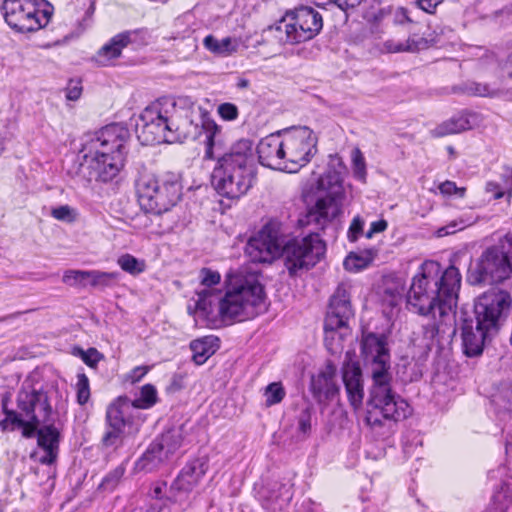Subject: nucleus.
I'll use <instances>...</instances> for the list:
<instances>
[{
    "label": "nucleus",
    "instance_id": "obj_1",
    "mask_svg": "<svg viewBox=\"0 0 512 512\" xmlns=\"http://www.w3.org/2000/svg\"><path fill=\"white\" fill-rule=\"evenodd\" d=\"M462 276L458 268L450 265L442 270L436 261H425L413 276L406 294L407 309L421 316H432L433 320L421 328L422 346L427 355L435 349L437 355L456 329L454 309L457 306Z\"/></svg>",
    "mask_w": 512,
    "mask_h": 512
},
{
    "label": "nucleus",
    "instance_id": "obj_2",
    "mask_svg": "<svg viewBox=\"0 0 512 512\" xmlns=\"http://www.w3.org/2000/svg\"><path fill=\"white\" fill-rule=\"evenodd\" d=\"M361 356L372 386L366 402V424L381 436L393 433L396 423L408 418L411 407L391 386L390 352L383 334L368 333L362 337Z\"/></svg>",
    "mask_w": 512,
    "mask_h": 512
},
{
    "label": "nucleus",
    "instance_id": "obj_3",
    "mask_svg": "<svg viewBox=\"0 0 512 512\" xmlns=\"http://www.w3.org/2000/svg\"><path fill=\"white\" fill-rule=\"evenodd\" d=\"M189 110L177 108V102L161 98L147 106L136 123L138 139L144 145H155L163 142L197 140L205 135V151L213 143L223 139L222 127L207 114L203 113L199 122H194Z\"/></svg>",
    "mask_w": 512,
    "mask_h": 512
},
{
    "label": "nucleus",
    "instance_id": "obj_4",
    "mask_svg": "<svg viewBox=\"0 0 512 512\" xmlns=\"http://www.w3.org/2000/svg\"><path fill=\"white\" fill-rule=\"evenodd\" d=\"M204 152L205 160H215L211 184L216 192L227 199L238 200L251 189L257 167L252 140L242 138L225 149L224 140L213 143Z\"/></svg>",
    "mask_w": 512,
    "mask_h": 512
},
{
    "label": "nucleus",
    "instance_id": "obj_5",
    "mask_svg": "<svg viewBox=\"0 0 512 512\" xmlns=\"http://www.w3.org/2000/svg\"><path fill=\"white\" fill-rule=\"evenodd\" d=\"M511 307V294L493 287L477 298L473 310L461 309L459 328L462 350L467 357L482 355L486 343L498 332Z\"/></svg>",
    "mask_w": 512,
    "mask_h": 512
},
{
    "label": "nucleus",
    "instance_id": "obj_6",
    "mask_svg": "<svg viewBox=\"0 0 512 512\" xmlns=\"http://www.w3.org/2000/svg\"><path fill=\"white\" fill-rule=\"evenodd\" d=\"M129 130L121 124H111L98 131L83 145L84 163L80 171L89 170L88 180L109 182L115 178L125 163Z\"/></svg>",
    "mask_w": 512,
    "mask_h": 512
},
{
    "label": "nucleus",
    "instance_id": "obj_7",
    "mask_svg": "<svg viewBox=\"0 0 512 512\" xmlns=\"http://www.w3.org/2000/svg\"><path fill=\"white\" fill-rule=\"evenodd\" d=\"M8 401V396L3 397L1 401L5 418L0 421V426L4 431L11 425V430L22 429L24 437L32 438L41 423L51 420L52 406L47 392L42 387L37 388L25 381L17 393V410L9 409Z\"/></svg>",
    "mask_w": 512,
    "mask_h": 512
},
{
    "label": "nucleus",
    "instance_id": "obj_8",
    "mask_svg": "<svg viewBox=\"0 0 512 512\" xmlns=\"http://www.w3.org/2000/svg\"><path fill=\"white\" fill-rule=\"evenodd\" d=\"M225 291L215 299L219 316L223 321H245L265 311V291L255 279L227 275Z\"/></svg>",
    "mask_w": 512,
    "mask_h": 512
},
{
    "label": "nucleus",
    "instance_id": "obj_9",
    "mask_svg": "<svg viewBox=\"0 0 512 512\" xmlns=\"http://www.w3.org/2000/svg\"><path fill=\"white\" fill-rule=\"evenodd\" d=\"M157 403V390L152 384L141 388L140 396L130 401L127 396H119L106 409V432L102 436L101 445L105 448L118 446L126 433V428L134 425L133 409H149Z\"/></svg>",
    "mask_w": 512,
    "mask_h": 512
},
{
    "label": "nucleus",
    "instance_id": "obj_10",
    "mask_svg": "<svg viewBox=\"0 0 512 512\" xmlns=\"http://www.w3.org/2000/svg\"><path fill=\"white\" fill-rule=\"evenodd\" d=\"M138 203L146 213L161 215L174 207L182 196V185L175 174L157 177L142 173L135 182Z\"/></svg>",
    "mask_w": 512,
    "mask_h": 512
},
{
    "label": "nucleus",
    "instance_id": "obj_11",
    "mask_svg": "<svg viewBox=\"0 0 512 512\" xmlns=\"http://www.w3.org/2000/svg\"><path fill=\"white\" fill-rule=\"evenodd\" d=\"M323 27L321 14L312 7L300 6L289 10L274 25L269 27L283 44H298L316 37Z\"/></svg>",
    "mask_w": 512,
    "mask_h": 512
},
{
    "label": "nucleus",
    "instance_id": "obj_12",
    "mask_svg": "<svg viewBox=\"0 0 512 512\" xmlns=\"http://www.w3.org/2000/svg\"><path fill=\"white\" fill-rule=\"evenodd\" d=\"M512 268L496 243L483 250L481 255L471 262L466 280L472 286L492 285L508 279Z\"/></svg>",
    "mask_w": 512,
    "mask_h": 512
},
{
    "label": "nucleus",
    "instance_id": "obj_13",
    "mask_svg": "<svg viewBox=\"0 0 512 512\" xmlns=\"http://www.w3.org/2000/svg\"><path fill=\"white\" fill-rule=\"evenodd\" d=\"M326 244L318 233L295 237L283 244L282 257L291 276L314 267L325 255Z\"/></svg>",
    "mask_w": 512,
    "mask_h": 512
},
{
    "label": "nucleus",
    "instance_id": "obj_14",
    "mask_svg": "<svg viewBox=\"0 0 512 512\" xmlns=\"http://www.w3.org/2000/svg\"><path fill=\"white\" fill-rule=\"evenodd\" d=\"M43 0H4L1 6L5 22L15 31L26 33L45 27L51 13L39 9Z\"/></svg>",
    "mask_w": 512,
    "mask_h": 512
},
{
    "label": "nucleus",
    "instance_id": "obj_15",
    "mask_svg": "<svg viewBox=\"0 0 512 512\" xmlns=\"http://www.w3.org/2000/svg\"><path fill=\"white\" fill-rule=\"evenodd\" d=\"M283 138L285 152L283 171L296 173L316 154L317 138L306 126L287 131Z\"/></svg>",
    "mask_w": 512,
    "mask_h": 512
},
{
    "label": "nucleus",
    "instance_id": "obj_16",
    "mask_svg": "<svg viewBox=\"0 0 512 512\" xmlns=\"http://www.w3.org/2000/svg\"><path fill=\"white\" fill-rule=\"evenodd\" d=\"M349 289L350 287L347 284L340 283L329 300L324 321V341L331 353L339 351V347H334L332 344L335 332L340 328L347 327L349 320L354 316Z\"/></svg>",
    "mask_w": 512,
    "mask_h": 512
},
{
    "label": "nucleus",
    "instance_id": "obj_17",
    "mask_svg": "<svg viewBox=\"0 0 512 512\" xmlns=\"http://www.w3.org/2000/svg\"><path fill=\"white\" fill-rule=\"evenodd\" d=\"M283 244L279 223L270 221L249 239L245 251L252 262L272 263L282 256Z\"/></svg>",
    "mask_w": 512,
    "mask_h": 512
},
{
    "label": "nucleus",
    "instance_id": "obj_18",
    "mask_svg": "<svg viewBox=\"0 0 512 512\" xmlns=\"http://www.w3.org/2000/svg\"><path fill=\"white\" fill-rule=\"evenodd\" d=\"M208 469L206 458L189 461L180 471L170 486V500L184 501L192 489L198 484Z\"/></svg>",
    "mask_w": 512,
    "mask_h": 512
},
{
    "label": "nucleus",
    "instance_id": "obj_19",
    "mask_svg": "<svg viewBox=\"0 0 512 512\" xmlns=\"http://www.w3.org/2000/svg\"><path fill=\"white\" fill-rule=\"evenodd\" d=\"M198 278L203 288L196 292L195 309L210 315L213 312L215 299L222 293L221 289L216 288L221 283V275L216 270L203 267L199 270Z\"/></svg>",
    "mask_w": 512,
    "mask_h": 512
},
{
    "label": "nucleus",
    "instance_id": "obj_20",
    "mask_svg": "<svg viewBox=\"0 0 512 512\" xmlns=\"http://www.w3.org/2000/svg\"><path fill=\"white\" fill-rule=\"evenodd\" d=\"M257 152L259 163L265 167L283 171L284 138L280 134H270L260 140L254 152Z\"/></svg>",
    "mask_w": 512,
    "mask_h": 512
},
{
    "label": "nucleus",
    "instance_id": "obj_21",
    "mask_svg": "<svg viewBox=\"0 0 512 512\" xmlns=\"http://www.w3.org/2000/svg\"><path fill=\"white\" fill-rule=\"evenodd\" d=\"M336 372L335 364L328 360L324 369L312 377L310 389L317 402L332 400L339 393V386L335 381Z\"/></svg>",
    "mask_w": 512,
    "mask_h": 512
},
{
    "label": "nucleus",
    "instance_id": "obj_22",
    "mask_svg": "<svg viewBox=\"0 0 512 512\" xmlns=\"http://www.w3.org/2000/svg\"><path fill=\"white\" fill-rule=\"evenodd\" d=\"M340 212L337 200L333 197L319 198L314 207L299 219L301 226L313 225L315 229H324Z\"/></svg>",
    "mask_w": 512,
    "mask_h": 512
},
{
    "label": "nucleus",
    "instance_id": "obj_23",
    "mask_svg": "<svg viewBox=\"0 0 512 512\" xmlns=\"http://www.w3.org/2000/svg\"><path fill=\"white\" fill-rule=\"evenodd\" d=\"M342 379L351 405L358 408L364 398L362 369L358 362H346L342 368Z\"/></svg>",
    "mask_w": 512,
    "mask_h": 512
},
{
    "label": "nucleus",
    "instance_id": "obj_24",
    "mask_svg": "<svg viewBox=\"0 0 512 512\" xmlns=\"http://www.w3.org/2000/svg\"><path fill=\"white\" fill-rule=\"evenodd\" d=\"M41 424L43 426L40 428L38 426L35 432L38 446L44 451L40 462L42 464L51 465L56 461L58 456L60 432L50 421Z\"/></svg>",
    "mask_w": 512,
    "mask_h": 512
},
{
    "label": "nucleus",
    "instance_id": "obj_25",
    "mask_svg": "<svg viewBox=\"0 0 512 512\" xmlns=\"http://www.w3.org/2000/svg\"><path fill=\"white\" fill-rule=\"evenodd\" d=\"M262 506L270 511L285 509L292 499L290 487L285 484L274 483L261 492Z\"/></svg>",
    "mask_w": 512,
    "mask_h": 512
},
{
    "label": "nucleus",
    "instance_id": "obj_26",
    "mask_svg": "<svg viewBox=\"0 0 512 512\" xmlns=\"http://www.w3.org/2000/svg\"><path fill=\"white\" fill-rule=\"evenodd\" d=\"M168 459L158 443L152 441L146 451L136 461L135 469L138 472L150 473L162 467Z\"/></svg>",
    "mask_w": 512,
    "mask_h": 512
},
{
    "label": "nucleus",
    "instance_id": "obj_27",
    "mask_svg": "<svg viewBox=\"0 0 512 512\" xmlns=\"http://www.w3.org/2000/svg\"><path fill=\"white\" fill-rule=\"evenodd\" d=\"M138 30H127L121 32L110 39L97 53L98 61L103 63L100 58L104 57L105 60L118 58L122 50L127 47L137 35Z\"/></svg>",
    "mask_w": 512,
    "mask_h": 512
},
{
    "label": "nucleus",
    "instance_id": "obj_28",
    "mask_svg": "<svg viewBox=\"0 0 512 512\" xmlns=\"http://www.w3.org/2000/svg\"><path fill=\"white\" fill-rule=\"evenodd\" d=\"M471 128L469 119L464 115L454 116L431 130L434 138H441L447 135L460 133Z\"/></svg>",
    "mask_w": 512,
    "mask_h": 512
},
{
    "label": "nucleus",
    "instance_id": "obj_29",
    "mask_svg": "<svg viewBox=\"0 0 512 512\" xmlns=\"http://www.w3.org/2000/svg\"><path fill=\"white\" fill-rule=\"evenodd\" d=\"M215 340L213 337H204L190 343V349L193 352L192 360L196 365L204 364L216 352Z\"/></svg>",
    "mask_w": 512,
    "mask_h": 512
},
{
    "label": "nucleus",
    "instance_id": "obj_30",
    "mask_svg": "<svg viewBox=\"0 0 512 512\" xmlns=\"http://www.w3.org/2000/svg\"><path fill=\"white\" fill-rule=\"evenodd\" d=\"M203 45L210 52L221 56H229L238 49L237 41L231 37L218 40L213 35H208L204 38Z\"/></svg>",
    "mask_w": 512,
    "mask_h": 512
},
{
    "label": "nucleus",
    "instance_id": "obj_31",
    "mask_svg": "<svg viewBox=\"0 0 512 512\" xmlns=\"http://www.w3.org/2000/svg\"><path fill=\"white\" fill-rule=\"evenodd\" d=\"M317 189L327 193L324 198L333 197L336 200V197L342 193L340 174L333 170L327 171L318 179Z\"/></svg>",
    "mask_w": 512,
    "mask_h": 512
},
{
    "label": "nucleus",
    "instance_id": "obj_32",
    "mask_svg": "<svg viewBox=\"0 0 512 512\" xmlns=\"http://www.w3.org/2000/svg\"><path fill=\"white\" fill-rule=\"evenodd\" d=\"M154 442L158 443L169 458L181 446L182 438L180 432L173 429L162 433Z\"/></svg>",
    "mask_w": 512,
    "mask_h": 512
},
{
    "label": "nucleus",
    "instance_id": "obj_33",
    "mask_svg": "<svg viewBox=\"0 0 512 512\" xmlns=\"http://www.w3.org/2000/svg\"><path fill=\"white\" fill-rule=\"evenodd\" d=\"M119 272H104L99 270H89V286L104 290L113 286L119 279Z\"/></svg>",
    "mask_w": 512,
    "mask_h": 512
},
{
    "label": "nucleus",
    "instance_id": "obj_34",
    "mask_svg": "<svg viewBox=\"0 0 512 512\" xmlns=\"http://www.w3.org/2000/svg\"><path fill=\"white\" fill-rule=\"evenodd\" d=\"M376 251L374 249H368L364 252V255L357 253H351L344 261L346 270L358 271L367 267L370 262L374 259Z\"/></svg>",
    "mask_w": 512,
    "mask_h": 512
},
{
    "label": "nucleus",
    "instance_id": "obj_35",
    "mask_svg": "<svg viewBox=\"0 0 512 512\" xmlns=\"http://www.w3.org/2000/svg\"><path fill=\"white\" fill-rule=\"evenodd\" d=\"M419 43L411 38L404 42L390 39L383 42L381 51L385 53L416 52L419 50Z\"/></svg>",
    "mask_w": 512,
    "mask_h": 512
},
{
    "label": "nucleus",
    "instance_id": "obj_36",
    "mask_svg": "<svg viewBox=\"0 0 512 512\" xmlns=\"http://www.w3.org/2000/svg\"><path fill=\"white\" fill-rule=\"evenodd\" d=\"M121 269L131 275H139L144 272L146 264L144 260H139L131 254H123L117 260Z\"/></svg>",
    "mask_w": 512,
    "mask_h": 512
},
{
    "label": "nucleus",
    "instance_id": "obj_37",
    "mask_svg": "<svg viewBox=\"0 0 512 512\" xmlns=\"http://www.w3.org/2000/svg\"><path fill=\"white\" fill-rule=\"evenodd\" d=\"M264 396L265 405L271 407L282 402L286 391L281 382H272L265 387Z\"/></svg>",
    "mask_w": 512,
    "mask_h": 512
},
{
    "label": "nucleus",
    "instance_id": "obj_38",
    "mask_svg": "<svg viewBox=\"0 0 512 512\" xmlns=\"http://www.w3.org/2000/svg\"><path fill=\"white\" fill-rule=\"evenodd\" d=\"M63 283L72 287L89 286V270H67L62 277Z\"/></svg>",
    "mask_w": 512,
    "mask_h": 512
},
{
    "label": "nucleus",
    "instance_id": "obj_39",
    "mask_svg": "<svg viewBox=\"0 0 512 512\" xmlns=\"http://www.w3.org/2000/svg\"><path fill=\"white\" fill-rule=\"evenodd\" d=\"M124 473L125 468L123 466H117L102 479L98 488L103 491H113L117 487Z\"/></svg>",
    "mask_w": 512,
    "mask_h": 512
},
{
    "label": "nucleus",
    "instance_id": "obj_40",
    "mask_svg": "<svg viewBox=\"0 0 512 512\" xmlns=\"http://www.w3.org/2000/svg\"><path fill=\"white\" fill-rule=\"evenodd\" d=\"M464 92L481 97H494L497 95V89L492 88L489 84L470 82L465 85Z\"/></svg>",
    "mask_w": 512,
    "mask_h": 512
},
{
    "label": "nucleus",
    "instance_id": "obj_41",
    "mask_svg": "<svg viewBox=\"0 0 512 512\" xmlns=\"http://www.w3.org/2000/svg\"><path fill=\"white\" fill-rule=\"evenodd\" d=\"M76 388L77 402L80 405H85L90 398L89 379L85 373H78Z\"/></svg>",
    "mask_w": 512,
    "mask_h": 512
},
{
    "label": "nucleus",
    "instance_id": "obj_42",
    "mask_svg": "<svg viewBox=\"0 0 512 512\" xmlns=\"http://www.w3.org/2000/svg\"><path fill=\"white\" fill-rule=\"evenodd\" d=\"M314 408L311 405L305 406L297 416L298 430L303 434H309L312 427V416Z\"/></svg>",
    "mask_w": 512,
    "mask_h": 512
},
{
    "label": "nucleus",
    "instance_id": "obj_43",
    "mask_svg": "<svg viewBox=\"0 0 512 512\" xmlns=\"http://www.w3.org/2000/svg\"><path fill=\"white\" fill-rule=\"evenodd\" d=\"M352 164L354 177L358 180L365 181L366 179V163L362 152L356 148L352 153Z\"/></svg>",
    "mask_w": 512,
    "mask_h": 512
},
{
    "label": "nucleus",
    "instance_id": "obj_44",
    "mask_svg": "<svg viewBox=\"0 0 512 512\" xmlns=\"http://www.w3.org/2000/svg\"><path fill=\"white\" fill-rule=\"evenodd\" d=\"M471 223L464 220L463 218H459L451 221L447 225L440 227L436 234L438 237H444L447 235H451L456 233L457 231L463 230L465 227L469 226Z\"/></svg>",
    "mask_w": 512,
    "mask_h": 512
},
{
    "label": "nucleus",
    "instance_id": "obj_45",
    "mask_svg": "<svg viewBox=\"0 0 512 512\" xmlns=\"http://www.w3.org/2000/svg\"><path fill=\"white\" fill-rule=\"evenodd\" d=\"M51 215L53 218L67 223H72L76 219V212L69 205H61L53 208Z\"/></svg>",
    "mask_w": 512,
    "mask_h": 512
},
{
    "label": "nucleus",
    "instance_id": "obj_46",
    "mask_svg": "<svg viewBox=\"0 0 512 512\" xmlns=\"http://www.w3.org/2000/svg\"><path fill=\"white\" fill-rule=\"evenodd\" d=\"M218 114L223 120L233 121L237 119L239 115L238 108L233 103H222L218 106Z\"/></svg>",
    "mask_w": 512,
    "mask_h": 512
},
{
    "label": "nucleus",
    "instance_id": "obj_47",
    "mask_svg": "<svg viewBox=\"0 0 512 512\" xmlns=\"http://www.w3.org/2000/svg\"><path fill=\"white\" fill-rule=\"evenodd\" d=\"M81 358L86 365L94 368L103 358V355L96 348H89L86 351H81Z\"/></svg>",
    "mask_w": 512,
    "mask_h": 512
},
{
    "label": "nucleus",
    "instance_id": "obj_48",
    "mask_svg": "<svg viewBox=\"0 0 512 512\" xmlns=\"http://www.w3.org/2000/svg\"><path fill=\"white\" fill-rule=\"evenodd\" d=\"M364 221L360 216L353 218L348 229V239L355 242L358 237L363 233Z\"/></svg>",
    "mask_w": 512,
    "mask_h": 512
},
{
    "label": "nucleus",
    "instance_id": "obj_49",
    "mask_svg": "<svg viewBox=\"0 0 512 512\" xmlns=\"http://www.w3.org/2000/svg\"><path fill=\"white\" fill-rule=\"evenodd\" d=\"M169 497H170V494L167 496V498L165 500H163V499L156 500L155 503L151 504V506H150L151 512H171L168 504L169 503L175 504V503H178V501H174L173 499L170 500ZM182 502L183 501H179L180 504ZM185 509H186L185 507H181L180 509H178L175 512H183Z\"/></svg>",
    "mask_w": 512,
    "mask_h": 512
},
{
    "label": "nucleus",
    "instance_id": "obj_50",
    "mask_svg": "<svg viewBox=\"0 0 512 512\" xmlns=\"http://www.w3.org/2000/svg\"><path fill=\"white\" fill-rule=\"evenodd\" d=\"M512 268V234L508 233L497 242Z\"/></svg>",
    "mask_w": 512,
    "mask_h": 512
},
{
    "label": "nucleus",
    "instance_id": "obj_51",
    "mask_svg": "<svg viewBox=\"0 0 512 512\" xmlns=\"http://www.w3.org/2000/svg\"><path fill=\"white\" fill-rule=\"evenodd\" d=\"M391 15L393 16V22L397 25H404L413 22L409 16L408 9L404 7H397L395 9L392 8Z\"/></svg>",
    "mask_w": 512,
    "mask_h": 512
},
{
    "label": "nucleus",
    "instance_id": "obj_52",
    "mask_svg": "<svg viewBox=\"0 0 512 512\" xmlns=\"http://www.w3.org/2000/svg\"><path fill=\"white\" fill-rule=\"evenodd\" d=\"M439 190L443 195H453L458 194L460 197L465 195V188H459L456 186L455 182L445 181L439 185Z\"/></svg>",
    "mask_w": 512,
    "mask_h": 512
},
{
    "label": "nucleus",
    "instance_id": "obj_53",
    "mask_svg": "<svg viewBox=\"0 0 512 512\" xmlns=\"http://www.w3.org/2000/svg\"><path fill=\"white\" fill-rule=\"evenodd\" d=\"M443 1L444 0H416L415 5L428 14H434L437 7L442 4Z\"/></svg>",
    "mask_w": 512,
    "mask_h": 512
},
{
    "label": "nucleus",
    "instance_id": "obj_54",
    "mask_svg": "<svg viewBox=\"0 0 512 512\" xmlns=\"http://www.w3.org/2000/svg\"><path fill=\"white\" fill-rule=\"evenodd\" d=\"M387 226V221L384 219L372 222L369 230L365 234L366 238L370 239L373 237L374 234L385 231L387 229Z\"/></svg>",
    "mask_w": 512,
    "mask_h": 512
},
{
    "label": "nucleus",
    "instance_id": "obj_55",
    "mask_svg": "<svg viewBox=\"0 0 512 512\" xmlns=\"http://www.w3.org/2000/svg\"><path fill=\"white\" fill-rule=\"evenodd\" d=\"M501 179L507 188L508 197H512V167L505 166L503 167L501 173Z\"/></svg>",
    "mask_w": 512,
    "mask_h": 512
},
{
    "label": "nucleus",
    "instance_id": "obj_56",
    "mask_svg": "<svg viewBox=\"0 0 512 512\" xmlns=\"http://www.w3.org/2000/svg\"><path fill=\"white\" fill-rule=\"evenodd\" d=\"M149 371L148 366H137L134 369L131 370V372L128 375V379L132 383L139 382Z\"/></svg>",
    "mask_w": 512,
    "mask_h": 512
},
{
    "label": "nucleus",
    "instance_id": "obj_57",
    "mask_svg": "<svg viewBox=\"0 0 512 512\" xmlns=\"http://www.w3.org/2000/svg\"><path fill=\"white\" fill-rule=\"evenodd\" d=\"M333 4H335L342 11H347L349 9H354L359 6L363 0H332Z\"/></svg>",
    "mask_w": 512,
    "mask_h": 512
},
{
    "label": "nucleus",
    "instance_id": "obj_58",
    "mask_svg": "<svg viewBox=\"0 0 512 512\" xmlns=\"http://www.w3.org/2000/svg\"><path fill=\"white\" fill-rule=\"evenodd\" d=\"M392 7H384L379 9L377 12H374L371 17V21L375 24L381 23L388 15H391Z\"/></svg>",
    "mask_w": 512,
    "mask_h": 512
},
{
    "label": "nucleus",
    "instance_id": "obj_59",
    "mask_svg": "<svg viewBox=\"0 0 512 512\" xmlns=\"http://www.w3.org/2000/svg\"><path fill=\"white\" fill-rule=\"evenodd\" d=\"M166 482H158L153 485L150 495L155 500H162L164 491L166 490Z\"/></svg>",
    "mask_w": 512,
    "mask_h": 512
},
{
    "label": "nucleus",
    "instance_id": "obj_60",
    "mask_svg": "<svg viewBox=\"0 0 512 512\" xmlns=\"http://www.w3.org/2000/svg\"><path fill=\"white\" fill-rule=\"evenodd\" d=\"M82 93V87L79 85V83H76L75 85H72V82L69 84L67 88V99L71 101H75L79 99Z\"/></svg>",
    "mask_w": 512,
    "mask_h": 512
},
{
    "label": "nucleus",
    "instance_id": "obj_61",
    "mask_svg": "<svg viewBox=\"0 0 512 512\" xmlns=\"http://www.w3.org/2000/svg\"><path fill=\"white\" fill-rule=\"evenodd\" d=\"M486 191L489 193H493L494 199H500L504 196L505 192L500 189V185L496 182H487L486 183Z\"/></svg>",
    "mask_w": 512,
    "mask_h": 512
},
{
    "label": "nucleus",
    "instance_id": "obj_62",
    "mask_svg": "<svg viewBox=\"0 0 512 512\" xmlns=\"http://www.w3.org/2000/svg\"><path fill=\"white\" fill-rule=\"evenodd\" d=\"M501 70L509 79L512 80V52L507 56L501 65Z\"/></svg>",
    "mask_w": 512,
    "mask_h": 512
},
{
    "label": "nucleus",
    "instance_id": "obj_63",
    "mask_svg": "<svg viewBox=\"0 0 512 512\" xmlns=\"http://www.w3.org/2000/svg\"><path fill=\"white\" fill-rule=\"evenodd\" d=\"M249 86V81L247 79H240L237 83V87L240 89L247 88Z\"/></svg>",
    "mask_w": 512,
    "mask_h": 512
},
{
    "label": "nucleus",
    "instance_id": "obj_64",
    "mask_svg": "<svg viewBox=\"0 0 512 512\" xmlns=\"http://www.w3.org/2000/svg\"><path fill=\"white\" fill-rule=\"evenodd\" d=\"M29 311H30V310H27V312H29ZM23 313H26V311H25V312H21V311H19V312H15V313L10 314V315H8L7 317H5V318L1 319V321L7 320V319H14V318H17V317H19L20 315H22Z\"/></svg>",
    "mask_w": 512,
    "mask_h": 512
}]
</instances>
